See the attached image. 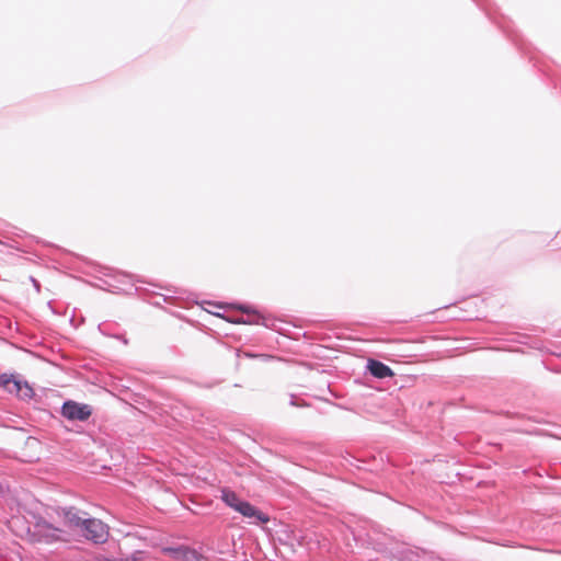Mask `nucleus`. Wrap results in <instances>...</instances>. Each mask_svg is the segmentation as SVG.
I'll return each mask as SVG.
<instances>
[{
	"label": "nucleus",
	"instance_id": "nucleus-1",
	"mask_svg": "<svg viewBox=\"0 0 561 561\" xmlns=\"http://www.w3.org/2000/svg\"><path fill=\"white\" fill-rule=\"evenodd\" d=\"M221 500L232 510L247 518H253L255 524H266L270 517L253 506L250 502L241 500L236 492L229 489L221 490Z\"/></svg>",
	"mask_w": 561,
	"mask_h": 561
},
{
	"label": "nucleus",
	"instance_id": "nucleus-2",
	"mask_svg": "<svg viewBox=\"0 0 561 561\" xmlns=\"http://www.w3.org/2000/svg\"><path fill=\"white\" fill-rule=\"evenodd\" d=\"M81 534L88 540L95 543H103L107 540L110 530L108 526L98 518H87Z\"/></svg>",
	"mask_w": 561,
	"mask_h": 561
},
{
	"label": "nucleus",
	"instance_id": "nucleus-3",
	"mask_svg": "<svg viewBox=\"0 0 561 561\" xmlns=\"http://www.w3.org/2000/svg\"><path fill=\"white\" fill-rule=\"evenodd\" d=\"M0 387L4 388L10 393L16 394L21 399H31L34 396L33 388L26 381L20 380L14 375H1Z\"/></svg>",
	"mask_w": 561,
	"mask_h": 561
},
{
	"label": "nucleus",
	"instance_id": "nucleus-4",
	"mask_svg": "<svg viewBox=\"0 0 561 561\" xmlns=\"http://www.w3.org/2000/svg\"><path fill=\"white\" fill-rule=\"evenodd\" d=\"M61 413L71 421H85L91 416L92 410L88 404L68 401L64 403Z\"/></svg>",
	"mask_w": 561,
	"mask_h": 561
},
{
	"label": "nucleus",
	"instance_id": "nucleus-5",
	"mask_svg": "<svg viewBox=\"0 0 561 561\" xmlns=\"http://www.w3.org/2000/svg\"><path fill=\"white\" fill-rule=\"evenodd\" d=\"M162 552L175 561H202L203 556L186 546L163 548Z\"/></svg>",
	"mask_w": 561,
	"mask_h": 561
},
{
	"label": "nucleus",
	"instance_id": "nucleus-6",
	"mask_svg": "<svg viewBox=\"0 0 561 561\" xmlns=\"http://www.w3.org/2000/svg\"><path fill=\"white\" fill-rule=\"evenodd\" d=\"M62 517L65 525L70 529L81 530L87 520V517L81 516L80 512L75 507L64 510Z\"/></svg>",
	"mask_w": 561,
	"mask_h": 561
},
{
	"label": "nucleus",
	"instance_id": "nucleus-7",
	"mask_svg": "<svg viewBox=\"0 0 561 561\" xmlns=\"http://www.w3.org/2000/svg\"><path fill=\"white\" fill-rule=\"evenodd\" d=\"M37 534L47 540H60L62 530L54 527L46 520H39L36 524Z\"/></svg>",
	"mask_w": 561,
	"mask_h": 561
},
{
	"label": "nucleus",
	"instance_id": "nucleus-8",
	"mask_svg": "<svg viewBox=\"0 0 561 561\" xmlns=\"http://www.w3.org/2000/svg\"><path fill=\"white\" fill-rule=\"evenodd\" d=\"M367 367L370 374L376 378H387L394 375L389 366L379 360L369 359Z\"/></svg>",
	"mask_w": 561,
	"mask_h": 561
},
{
	"label": "nucleus",
	"instance_id": "nucleus-9",
	"mask_svg": "<svg viewBox=\"0 0 561 561\" xmlns=\"http://www.w3.org/2000/svg\"><path fill=\"white\" fill-rule=\"evenodd\" d=\"M130 561H139L136 557L130 558Z\"/></svg>",
	"mask_w": 561,
	"mask_h": 561
}]
</instances>
